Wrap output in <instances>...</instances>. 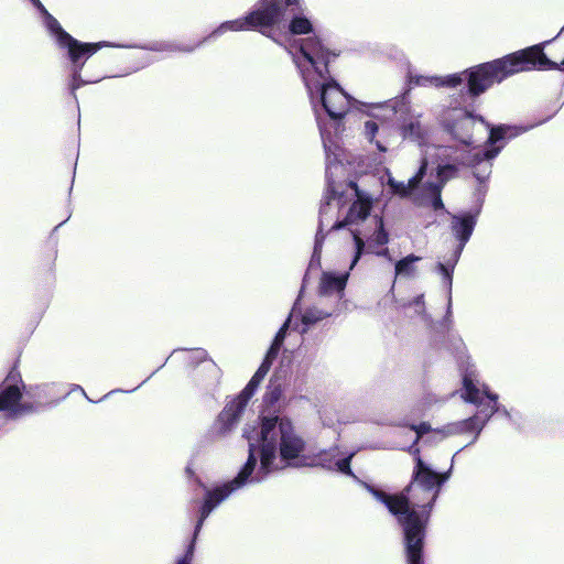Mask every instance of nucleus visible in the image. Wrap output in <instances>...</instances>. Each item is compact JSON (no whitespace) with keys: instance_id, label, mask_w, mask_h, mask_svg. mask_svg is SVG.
<instances>
[{"instance_id":"12","label":"nucleus","mask_w":564,"mask_h":564,"mask_svg":"<svg viewBox=\"0 0 564 564\" xmlns=\"http://www.w3.org/2000/svg\"><path fill=\"white\" fill-rule=\"evenodd\" d=\"M368 221L371 228L365 227L359 230H350L354 241L355 254L349 265V269H354V267L360 259V256L365 248L364 239H367L369 243H375L377 246H383L389 240L388 234L383 228V221L381 218L372 217Z\"/></svg>"},{"instance_id":"32","label":"nucleus","mask_w":564,"mask_h":564,"mask_svg":"<svg viewBox=\"0 0 564 564\" xmlns=\"http://www.w3.org/2000/svg\"><path fill=\"white\" fill-rule=\"evenodd\" d=\"M545 44H549V41H545V43H542V45H539L541 51H543V47L542 46H545ZM544 54V52H542Z\"/></svg>"},{"instance_id":"8","label":"nucleus","mask_w":564,"mask_h":564,"mask_svg":"<svg viewBox=\"0 0 564 564\" xmlns=\"http://www.w3.org/2000/svg\"><path fill=\"white\" fill-rule=\"evenodd\" d=\"M297 0H260L254 9L246 17L221 23L210 37L220 36L227 32L257 30L264 33V29L280 26L283 20V6H293Z\"/></svg>"},{"instance_id":"23","label":"nucleus","mask_w":564,"mask_h":564,"mask_svg":"<svg viewBox=\"0 0 564 564\" xmlns=\"http://www.w3.org/2000/svg\"><path fill=\"white\" fill-rule=\"evenodd\" d=\"M313 30L311 21L303 15H294L288 24V32L290 34H308Z\"/></svg>"},{"instance_id":"4","label":"nucleus","mask_w":564,"mask_h":564,"mask_svg":"<svg viewBox=\"0 0 564 564\" xmlns=\"http://www.w3.org/2000/svg\"><path fill=\"white\" fill-rule=\"evenodd\" d=\"M413 480L400 495H388L368 487L373 497L382 502L388 510L397 516L403 528L405 556L408 564H424L423 539L424 528L430 510L435 502L442 484L447 475L432 470L417 455Z\"/></svg>"},{"instance_id":"22","label":"nucleus","mask_w":564,"mask_h":564,"mask_svg":"<svg viewBox=\"0 0 564 564\" xmlns=\"http://www.w3.org/2000/svg\"><path fill=\"white\" fill-rule=\"evenodd\" d=\"M421 258L414 254L406 256L405 258L397 261L395 263V278H413L416 274L415 263Z\"/></svg>"},{"instance_id":"19","label":"nucleus","mask_w":564,"mask_h":564,"mask_svg":"<svg viewBox=\"0 0 564 564\" xmlns=\"http://www.w3.org/2000/svg\"><path fill=\"white\" fill-rule=\"evenodd\" d=\"M274 359H275V357H271L270 354H267L263 362L258 368V370L256 371V373L253 375V377L251 378V380L249 381L247 387L241 391V394L247 397L249 400L251 399V397L253 395L256 389L259 387L261 381L267 376V373H268V371H269V369H270V367L272 365V361Z\"/></svg>"},{"instance_id":"20","label":"nucleus","mask_w":564,"mask_h":564,"mask_svg":"<svg viewBox=\"0 0 564 564\" xmlns=\"http://www.w3.org/2000/svg\"><path fill=\"white\" fill-rule=\"evenodd\" d=\"M337 312H339V308H337V306H333L332 308L328 310H323L317 306L307 308L302 315V323L305 325L302 332H306L308 326L319 321H323L324 318L332 316Z\"/></svg>"},{"instance_id":"33","label":"nucleus","mask_w":564,"mask_h":564,"mask_svg":"<svg viewBox=\"0 0 564 564\" xmlns=\"http://www.w3.org/2000/svg\"><path fill=\"white\" fill-rule=\"evenodd\" d=\"M193 48L189 47V48H182V51H186V52H191Z\"/></svg>"},{"instance_id":"1","label":"nucleus","mask_w":564,"mask_h":564,"mask_svg":"<svg viewBox=\"0 0 564 564\" xmlns=\"http://www.w3.org/2000/svg\"><path fill=\"white\" fill-rule=\"evenodd\" d=\"M289 53L314 107L326 153L328 187L319 209L315 257L322 247L324 231L365 221L369 216L372 199L352 182L336 183L335 178L346 175L343 163L344 150L321 123V110L332 119H340L347 113L351 102L350 97L329 76L328 64L336 54L326 48L317 37L294 41L289 46Z\"/></svg>"},{"instance_id":"7","label":"nucleus","mask_w":564,"mask_h":564,"mask_svg":"<svg viewBox=\"0 0 564 564\" xmlns=\"http://www.w3.org/2000/svg\"><path fill=\"white\" fill-rule=\"evenodd\" d=\"M43 14L44 24L51 35L54 37L56 44L61 48L67 50L68 57L73 64L70 89L74 93L85 83L80 78V70L88 57L94 55L102 47H109V42L97 43H83L74 39L70 34L63 30L58 21L52 17L44 8L40 0H30Z\"/></svg>"},{"instance_id":"5","label":"nucleus","mask_w":564,"mask_h":564,"mask_svg":"<svg viewBox=\"0 0 564 564\" xmlns=\"http://www.w3.org/2000/svg\"><path fill=\"white\" fill-rule=\"evenodd\" d=\"M564 33V26L558 35ZM531 69H560L564 70V59L557 64L542 53L540 46H531L525 50L509 54L502 58L478 65L469 70L462 72L464 82H468L469 93L480 95L495 83H500L517 73Z\"/></svg>"},{"instance_id":"9","label":"nucleus","mask_w":564,"mask_h":564,"mask_svg":"<svg viewBox=\"0 0 564 564\" xmlns=\"http://www.w3.org/2000/svg\"><path fill=\"white\" fill-rule=\"evenodd\" d=\"M398 116L397 102L373 107L372 119L365 122V138L376 145L379 152L386 153L393 142L394 129L391 124Z\"/></svg>"},{"instance_id":"31","label":"nucleus","mask_w":564,"mask_h":564,"mask_svg":"<svg viewBox=\"0 0 564 564\" xmlns=\"http://www.w3.org/2000/svg\"><path fill=\"white\" fill-rule=\"evenodd\" d=\"M545 44H549V41H545V43H542V45H539L541 51H543V47L542 46H545ZM544 54V52H542Z\"/></svg>"},{"instance_id":"29","label":"nucleus","mask_w":564,"mask_h":564,"mask_svg":"<svg viewBox=\"0 0 564 564\" xmlns=\"http://www.w3.org/2000/svg\"><path fill=\"white\" fill-rule=\"evenodd\" d=\"M290 6H283V20L280 24V26H271V28H268V29H264V33L263 34H267V36H270V33H267L269 30H272V29H276V30H282V29H285V12H286V9L289 8Z\"/></svg>"},{"instance_id":"13","label":"nucleus","mask_w":564,"mask_h":564,"mask_svg":"<svg viewBox=\"0 0 564 564\" xmlns=\"http://www.w3.org/2000/svg\"><path fill=\"white\" fill-rule=\"evenodd\" d=\"M351 269L337 273L332 270L323 271L319 283H318V293L322 297H334L335 304L333 306H337L339 308L340 300L344 296V291L349 278V272Z\"/></svg>"},{"instance_id":"14","label":"nucleus","mask_w":564,"mask_h":564,"mask_svg":"<svg viewBox=\"0 0 564 564\" xmlns=\"http://www.w3.org/2000/svg\"><path fill=\"white\" fill-rule=\"evenodd\" d=\"M248 402L249 399L240 393L237 398L227 403L214 425L215 433L220 436L229 433L237 425Z\"/></svg>"},{"instance_id":"3","label":"nucleus","mask_w":564,"mask_h":564,"mask_svg":"<svg viewBox=\"0 0 564 564\" xmlns=\"http://www.w3.org/2000/svg\"><path fill=\"white\" fill-rule=\"evenodd\" d=\"M441 123L458 145L426 147V154L438 162L440 176L443 177L446 172H456L457 165H468L473 167L474 176L480 183L489 178L491 162L505 148L506 141L524 131L516 126H490L481 117L462 108L445 110Z\"/></svg>"},{"instance_id":"17","label":"nucleus","mask_w":564,"mask_h":564,"mask_svg":"<svg viewBox=\"0 0 564 564\" xmlns=\"http://www.w3.org/2000/svg\"><path fill=\"white\" fill-rule=\"evenodd\" d=\"M431 163H434V160L431 155L426 154V151H424V156L422 159V165L417 172V174L413 177H411L408 183L398 182L395 181L390 173H388V185L392 189V192L399 196H408L411 194V192L417 186L419 182L421 181L422 176L425 173V170L427 165Z\"/></svg>"},{"instance_id":"10","label":"nucleus","mask_w":564,"mask_h":564,"mask_svg":"<svg viewBox=\"0 0 564 564\" xmlns=\"http://www.w3.org/2000/svg\"><path fill=\"white\" fill-rule=\"evenodd\" d=\"M24 383L19 375L10 373L0 386V412L8 419H15L32 412L35 406L23 394Z\"/></svg>"},{"instance_id":"24","label":"nucleus","mask_w":564,"mask_h":564,"mask_svg":"<svg viewBox=\"0 0 564 564\" xmlns=\"http://www.w3.org/2000/svg\"><path fill=\"white\" fill-rule=\"evenodd\" d=\"M296 313H297V303L293 306L292 308V312L290 314V317L288 318V321L284 323V325L280 328V330L278 332V334L275 335V338L268 351V354H270L271 357H276L278 354H279V350L283 344V340H284V337H285V332H286V328L289 327L290 323H291V318L295 317L296 316Z\"/></svg>"},{"instance_id":"16","label":"nucleus","mask_w":564,"mask_h":564,"mask_svg":"<svg viewBox=\"0 0 564 564\" xmlns=\"http://www.w3.org/2000/svg\"><path fill=\"white\" fill-rule=\"evenodd\" d=\"M475 224L476 217L471 214L453 216L451 223L452 232L459 241L458 246L453 252L462 254L465 245L467 243L473 234Z\"/></svg>"},{"instance_id":"2","label":"nucleus","mask_w":564,"mask_h":564,"mask_svg":"<svg viewBox=\"0 0 564 564\" xmlns=\"http://www.w3.org/2000/svg\"><path fill=\"white\" fill-rule=\"evenodd\" d=\"M243 436L249 442L248 460L236 478L207 492L195 527L194 539L198 535L205 519L221 501L248 482L262 481L269 473L280 468L276 463L278 454L282 462L290 463L297 459L305 448V442L297 433L293 422L288 416L270 412L261 415L259 430L246 427ZM194 541L185 556L176 564H191Z\"/></svg>"},{"instance_id":"11","label":"nucleus","mask_w":564,"mask_h":564,"mask_svg":"<svg viewBox=\"0 0 564 564\" xmlns=\"http://www.w3.org/2000/svg\"><path fill=\"white\" fill-rule=\"evenodd\" d=\"M393 102H397L398 116L395 120L399 122L398 129L402 138L421 147L424 145L430 131L421 121L422 115L408 108L403 100H394Z\"/></svg>"},{"instance_id":"21","label":"nucleus","mask_w":564,"mask_h":564,"mask_svg":"<svg viewBox=\"0 0 564 564\" xmlns=\"http://www.w3.org/2000/svg\"><path fill=\"white\" fill-rule=\"evenodd\" d=\"M459 257L460 254L453 252L448 259H446L444 262H437L435 267L436 272L442 275V281L448 290L452 289V274Z\"/></svg>"},{"instance_id":"28","label":"nucleus","mask_w":564,"mask_h":564,"mask_svg":"<svg viewBox=\"0 0 564 564\" xmlns=\"http://www.w3.org/2000/svg\"><path fill=\"white\" fill-rule=\"evenodd\" d=\"M409 306H412L414 308V313L417 315V316H423L424 315V312H425V308H424V301H423V295H419L416 296L410 304Z\"/></svg>"},{"instance_id":"18","label":"nucleus","mask_w":564,"mask_h":564,"mask_svg":"<svg viewBox=\"0 0 564 564\" xmlns=\"http://www.w3.org/2000/svg\"><path fill=\"white\" fill-rule=\"evenodd\" d=\"M463 76L466 74H452L447 76H423V75H411L410 82L416 86H434V87H456L464 83Z\"/></svg>"},{"instance_id":"26","label":"nucleus","mask_w":564,"mask_h":564,"mask_svg":"<svg viewBox=\"0 0 564 564\" xmlns=\"http://www.w3.org/2000/svg\"><path fill=\"white\" fill-rule=\"evenodd\" d=\"M455 174V172L451 173V172H446L443 177L440 176V174L437 173V176L441 181V184L438 185H432V192L433 194L435 195L434 199H433V207L435 209H440V208H443V203H442V199H441V196H440V192H441V188L443 186V184L448 180L451 178L453 175Z\"/></svg>"},{"instance_id":"6","label":"nucleus","mask_w":564,"mask_h":564,"mask_svg":"<svg viewBox=\"0 0 564 564\" xmlns=\"http://www.w3.org/2000/svg\"><path fill=\"white\" fill-rule=\"evenodd\" d=\"M464 392L462 397L479 409L478 412L466 420L451 423L442 431L443 436L474 433L471 442H475L490 416L499 411L498 395L490 393L486 387H479L478 382L470 376L464 377Z\"/></svg>"},{"instance_id":"30","label":"nucleus","mask_w":564,"mask_h":564,"mask_svg":"<svg viewBox=\"0 0 564 564\" xmlns=\"http://www.w3.org/2000/svg\"><path fill=\"white\" fill-rule=\"evenodd\" d=\"M398 307H399V308H405V307H406V304H405V303H399V304H398Z\"/></svg>"},{"instance_id":"27","label":"nucleus","mask_w":564,"mask_h":564,"mask_svg":"<svg viewBox=\"0 0 564 564\" xmlns=\"http://www.w3.org/2000/svg\"><path fill=\"white\" fill-rule=\"evenodd\" d=\"M430 431V425L426 423H422L417 426H412L410 430L412 442L416 443L423 434L427 433Z\"/></svg>"},{"instance_id":"25","label":"nucleus","mask_w":564,"mask_h":564,"mask_svg":"<svg viewBox=\"0 0 564 564\" xmlns=\"http://www.w3.org/2000/svg\"><path fill=\"white\" fill-rule=\"evenodd\" d=\"M282 395V389L280 384L271 383L264 394L263 402L267 406H274Z\"/></svg>"},{"instance_id":"15","label":"nucleus","mask_w":564,"mask_h":564,"mask_svg":"<svg viewBox=\"0 0 564 564\" xmlns=\"http://www.w3.org/2000/svg\"><path fill=\"white\" fill-rule=\"evenodd\" d=\"M354 455L355 453L343 454L338 447H333L319 453L318 464L328 470H335L355 478L350 469V460Z\"/></svg>"}]
</instances>
